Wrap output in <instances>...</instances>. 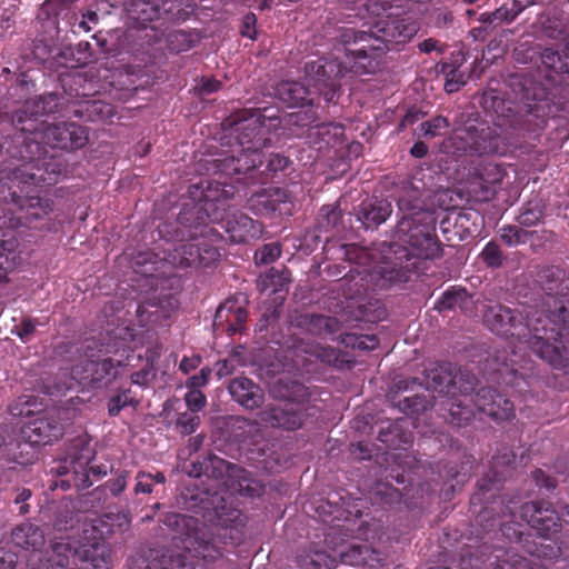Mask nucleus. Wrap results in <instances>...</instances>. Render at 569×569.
<instances>
[{
	"label": "nucleus",
	"mask_w": 569,
	"mask_h": 569,
	"mask_svg": "<svg viewBox=\"0 0 569 569\" xmlns=\"http://www.w3.org/2000/svg\"><path fill=\"white\" fill-rule=\"evenodd\" d=\"M500 237L508 246H516L526 242L528 232L516 226H505L500 229Z\"/></svg>",
	"instance_id": "nucleus-39"
},
{
	"label": "nucleus",
	"mask_w": 569,
	"mask_h": 569,
	"mask_svg": "<svg viewBox=\"0 0 569 569\" xmlns=\"http://www.w3.org/2000/svg\"><path fill=\"white\" fill-rule=\"evenodd\" d=\"M410 153L416 158H423L428 153V147L426 143L418 141L412 146Z\"/></svg>",
	"instance_id": "nucleus-61"
},
{
	"label": "nucleus",
	"mask_w": 569,
	"mask_h": 569,
	"mask_svg": "<svg viewBox=\"0 0 569 569\" xmlns=\"http://www.w3.org/2000/svg\"><path fill=\"white\" fill-rule=\"evenodd\" d=\"M473 405L496 420H508L513 416V405L491 388H481L475 396Z\"/></svg>",
	"instance_id": "nucleus-15"
},
{
	"label": "nucleus",
	"mask_w": 569,
	"mask_h": 569,
	"mask_svg": "<svg viewBox=\"0 0 569 569\" xmlns=\"http://www.w3.org/2000/svg\"><path fill=\"white\" fill-rule=\"evenodd\" d=\"M190 194L194 200L204 202V210L212 216V220H223L224 217L216 212V203H222L234 196V188L227 183L217 181L200 182L193 184Z\"/></svg>",
	"instance_id": "nucleus-14"
},
{
	"label": "nucleus",
	"mask_w": 569,
	"mask_h": 569,
	"mask_svg": "<svg viewBox=\"0 0 569 569\" xmlns=\"http://www.w3.org/2000/svg\"><path fill=\"white\" fill-rule=\"evenodd\" d=\"M457 382V377H452V375L442 367L429 370L426 376L427 389L440 395L453 393Z\"/></svg>",
	"instance_id": "nucleus-24"
},
{
	"label": "nucleus",
	"mask_w": 569,
	"mask_h": 569,
	"mask_svg": "<svg viewBox=\"0 0 569 569\" xmlns=\"http://www.w3.org/2000/svg\"><path fill=\"white\" fill-rule=\"evenodd\" d=\"M36 330V322L31 319L24 320L21 327L18 329V336L23 340L28 341V338Z\"/></svg>",
	"instance_id": "nucleus-56"
},
{
	"label": "nucleus",
	"mask_w": 569,
	"mask_h": 569,
	"mask_svg": "<svg viewBox=\"0 0 569 569\" xmlns=\"http://www.w3.org/2000/svg\"><path fill=\"white\" fill-rule=\"evenodd\" d=\"M153 377V366L148 362L141 370L131 375V380L136 385L146 386Z\"/></svg>",
	"instance_id": "nucleus-44"
},
{
	"label": "nucleus",
	"mask_w": 569,
	"mask_h": 569,
	"mask_svg": "<svg viewBox=\"0 0 569 569\" xmlns=\"http://www.w3.org/2000/svg\"><path fill=\"white\" fill-rule=\"evenodd\" d=\"M61 4L54 0L44 1L38 12V19L46 23V28L57 30L58 29V20L57 16L59 13Z\"/></svg>",
	"instance_id": "nucleus-32"
},
{
	"label": "nucleus",
	"mask_w": 569,
	"mask_h": 569,
	"mask_svg": "<svg viewBox=\"0 0 569 569\" xmlns=\"http://www.w3.org/2000/svg\"><path fill=\"white\" fill-rule=\"evenodd\" d=\"M32 169L30 164H23L13 171V178L22 183H39L42 181V178L37 172H33Z\"/></svg>",
	"instance_id": "nucleus-42"
},
{
	"label": "nucleus",
	"mask_w": 569,
	"mask_h": 569,
	"mask_svg": "<svg viewBox=\"0 0 569 569\" xmlns=\"http://www.w3.org/2000/svg\"><path fill=\"white\" fill-rule=\"evenodd\" d=\"M356 345L360 349H375L378 340L375 336H360L357 338Z\"/></svg>",
	"instance_id": "nucleus-58"
},
{
	"label": "nucleus",
	"mask_w": 569,
	"mask_h": 569,
	"mask_svg": "<svg viewBox=\"0 0 569 569\" xmlns=\"http://www.w3.org/2000/svg\"><path fill=\"white\" fill-rule=\"evenodd\" d=\"M296 352L307 353L309 356L316 357L322 362L330 363L336 360V355L333 349L322 347L319 343H312L309 341L301 340L295 346Z\"/></svg>",
	"instance_id": "nucleus-31"
},
{
	"label": "nucleus",
	"mask_w": 569,
	"mask_h": 569,
	"mask_svg": "<svg viewBox=\"0 0 569 569\" xmlns=\"http://www.w3.org/2000/svg\"><path fill=\"white\" fill-rule=\"evenodd\" d=\"M201 363V358L200 356H193L191 358H187L184 357L180 365H179V368L181 371H183L184 373H188L189 371L196 369L199 365Z\"/></svg>",
	"instance_id": "nucleus-55"
},
{
	"label": "nucleus",
	"mask_w": 569,
	"mask_h": 569,
	"mask_svg": "<svg viewBox=\"0 0 569 569\" xmlns=\"http://www.w3.org/2000/svg\"><path fill=\"white\" fill-rule=\"evenodd\" d=\"M31 497V491L29 489H22L18 496L16 497V503H24Z\"/></svg>",
	"instance_id": "nucleus-64"
},
{
	"label": "nucleus",
	"mask_w": 569,
	"mask_h": 569,
	"mask_svg": "<svg viewBox=\"0 0 569 569\" xmlns=\"http://www.w3.org/2000/svg\"><path fill=\"white\" fill-rule=\"evenodd\" d=\"M41 139L52 148L59 149H79L87 141L86 129L76 123H53L39 128Z\"/></svg>",
	"instance_id": "nucleus-9"
},
{
	"label": "nucleus",
	"mask_w": 569,
	"mask_h": 569,
	"mask_svg": "<svg viewBox=\"0 0 569 569\" xmlns=\"http://www.w3.org/2000/svg\"><path fill=\"white\" fill-rule=\"evenodd\" d=\"M99 355L94 357L93 373L91 381L93 385H108L118 376V368L130 366L134 356L131 351L123 349L111 351L108 348L99 349Z\"/></svg>",
	"instance_id": "nucleus-10"
},
{
	"label": "nucleus",
	"mask_w": 569,
	"mask_h": 569,
	"mask_svg": "<svg viewBox=\"0 0 569 569\" xmlns=\"http://www.w3.org/2000/svg\"><path fill=\"white\" fill-rule=\"evenodd\" d=\"M468 388L463 389V399L458 402H451L449 405V412L451 417V422L457 426H462L469 423L473 418V410L468 407L467 402L469 401V396L467 395ZM473 398H470V401L473 402Z\"/></svg>",
	"instance_id": "nucleus-30"
},
{
	"label": "nucleus",
	"mask_w": 569,
	"mask_h": 569,
	"mask_svg": "<svg viewBox=\"0 0 569 569\" xmlns=\"http://www.w3.org/2000/svg\"><path fill=\"white\" fill-rule=\"evenodd\" d=\"M233 132L237 133V141L240 147V154L230 159L237 162L233 172L240 173L262 163L260 150L267 146L266 130L262 126L261 113H250L234 122Z\"/></svg>",
	"instance_id": "nucleus-6"
},
{
	"label": "nucleus",
	"mask_w": 569,
	"mask_h": 569,
	"mask_svg": "<svg viewBox=\"0 0 569 569\" xmlns=\"http://www.w3.org/2000/svg\"><path fill=\"white\" fill-rule=\"evenodd\" d=\"M187 407L190 411H199L206 406L207 399L199 389H190L184 397Z\"/></svg>",
	"instance_id": "nucleus-41"
},
{
	"label": "nucleus",
	"mask_w": 569,
	"mask_h": 569,
	"mask_svg": "<svg viewBox=\"0 0 569 569\" xmlns=\"http://www.w3.org/2000/svg\"><path fill=\"white\" fill-rule=\"evenodd\" d=\"M218 256L216 249H206L204 254H202L198 244L183 243L173 250L170 254V261L179 267L207 266L209 261L216 260Z\"/></svg>",
	"instance_id": "nucleus-18"
},
{
	"label": "nucleus",
	"mask_w": 569,
	"mask_h": 569,
	"mask_svg": "<svg viewBox=\"0 0 569 569\" xmlns=\"http://www.w3.org/2000/svg\"><path fill=\"white\" fill-rule=\"evenodd\" d=\"M462 77H457V72L455 70L450 71L447 74V81L445 83V89L447 92H453L457 91L461 84H463Z\"/></svg>",
	"instance_id": "nucleus-53"
},
{
	"label": "nucleus",
	"mask_w": 569,
	"mask_h": 569,
	"mask_svg": "<svg viewBox=\"0 0 569 569\" xmlns=\"http://www.w3.org/2000/svg\"><path fill=\"white\" fill-rule=\"evenodd\" d=\"M91 457L90 455L82 456L81 458L72 461V472L74 473V485L79 488H88L91 482L89 481L88 465Z\"/></svg>",
	"instance_id": "nucleus-35"
},
{
	"label": "nucleus",
	"mask_w": 569,
	"mask_h": 569,
	"mask_svg": "<svg viewBox=\"0 0 569 569\" xmlns=\"http://www.w3.org/2000/svg\"><path fill=\"white\" fill-rule=\"evenodd\" d=\"M546 299L548 310L546 312L542 325L547 327V331L541 332L543 338L540 340L539 347L546 349V345H551L558 349L569 352V279L559 284L556 293L549 287ZM562 358V355H560ZM563 360L556 367H560Z\"/></svg>",
	"instance_id": "nucleus-5"
},
{
	"label": "nucleus",
	"mask_w": 569,
	"mask_h": 569,
	"mask_svg": "<svg viewBox=\"0 0 569 569\" xmlns=\"http://www.w3.org/2000/svg\"><path fill=\"white\" fill-rule=\"evenodd\" d=\"M248 317L246 309L236 307V303L231 300L226 301L217 311L216 318L220 321L226 319L230 321L228 331L230 333L238 332Z\"/></svg>",
	"instance_id": "nucleus-26"
},
{
	"label": "nucleus",
	"mask_w": 569,
	"mask_h": 569,
	"mask_svg": "<svg viewBox=\"0 0 569 569\" xmlns=\"http://www.w3.org/2000/svg\"><path fill=\"white\" fill-rule=\"evenodd\" d=\"M289 282V276L286 270L271 268L264 274L260 276L257 286L261 292L270 291L272 293L282 290Z\"/></svg>",
	"instance_id": "nucleus-28"
},
{
	"label": "nucleus",
	"mask_w": 569,
	"mask_h": 569,
	"mask_svg": "<svg viewBox=\"0 0 569 569\" xmlns=\"http://www.w3.org/2000/svg\"><path fill=\"white\" fill-rule=\"evenodd\" d=\"M16 563L17 556L4 548H0V569H13Z\"/></svg>",
	"instance_id": "nucleus-51"
},
{
	"label": "nucleus",
	"mask_w": 569,
	"mask_h": 569,
	"mask_svg": "<svg viewBox=\"0 0 569 569\" xmlns=\"http://www.w3.org/2000/svg\"><path fill=\"white\" fill-rule=\"evenodd\" d=\"M257 18L253 13H248L243 17L241 34L250 39L256 37Z\"/></svg>",
	"instance_id": "nucleus-50"
},
{
	"label": "nucleus",
	"mask_w": 569,
	"mask_h": 569,
	"mask_svg": "<svg viewBox=\"0 0 569 569\" xmlns=\"http://www.w3.org/2000/svg\"><path fill=\"white\" fill-rule=\"evenodd\" d=\"M11 540L14 546L33 552L39 551L46 543L43 531L31 523L16 527L11 532Z\"/></svg>",
	"instance_id": "nucleus-21"
},
{
	"label": "nucleus",
	"mask_w": 569,
	"mask_h": 569,
	"mask_svg": "<svg viewBox=\"0 0 569 569\" xmlns=\"http://www.w3.org/2000/svg\"><path fill=\"white\" fill-rule=\"evenodd\" d=\"M127 486L124 476H119L109 483V489L113 496L120 495Z\"/></svg>",
	"instance_id": "nucleus-57"
},
{
	"label": "nucleus",
	"mask_w": 569,
	"mask_h": 569,
	"mask_svg": "<svg viewBox=\"0 0 569 569\" xmlns=\"http://www.w3.org/2000/svg\"><path fill=\"white\" fill-rule=\"evenodd\" d=\"M525 512L529 516L528 522L543 536L557 532L561 518L569 522V506L563 507L560 516L549 502H531L525 506Z\"/></svg>",
	"instance_id": "nucleus-13"
},
{
	"label": "nucleus",
	"mask_w": 569,
	"mask_h": 569,
	"mask_svg": "<svg viewBox=\"0 0 569 569\" xmlns=\"http://www.w3.org/2000/svg\"><path fill=\"white\" fill-rule=\"evenodd\" d=\"M59 426L48 417H38L22 428L23 438L31 445H47L60 437Z\"/></svg>",
	"instance_id": "nucleus-17"
},
{
	"label": "nucleus",
	"mask_w": 569,
	"mask_h": 569,
	"mask_svg": "<svg viewBox=\"0 0 569 569\" xmlns=\"http://www.w3.org/2000/svg\"><path fill=\"white\" fill-rule=\"evenodd\" d=\"M502 176H503V172H502V169L500 168V166L498 164H493V163H489L486 168H485V172L482 173V180L486 182V183H497L499 181L502 180Z\"/></svg>",
	"instance_id": "nucleus-46"
},
{
	"label": "nucleus",
	"mask_w": 569,
	"mask_h": 569,
	"mask_svg": "<svg viewBox=\"0 0 569 569\" xmlns=\"http://www.w3.org/2000/svg\"><path fill=\"white\" fill-rule=\"evenodd\" d=\"M58 108L56 94L34 97L24 102L13 116V122L21 126V131L37 133L39 131L38 117L52 113Z\"/></svg>",
	"instance_id": "nucleus-11"
},
{
	"label": "nucleus",
	"mask_w": 569,
	"mask_h": 569,
	"mask_svg": "<svg viewBox=\"0 0 569 569\" xmlns=\"http://www.w3.org/2000/svg\"><path fill=\"white\" fill-rule=\"evenodd\" d=\"M391 212L392 207L388 200L370 199L361 203L357 217L366 228H376L383 223Z\"/></svg>",
	"instance_id": "nucleus-20"
},
{
	"label": "nucleus",
	"mask_w": 569,
	"mask_h": 569,
	"mask_svg": "<svg viewBox=\"0 0 569 569\" xmlns=\"http://www.w3.org/2000/svg\"><path fill=\"white\" fill-rule=\"evenodd\" d=\"M472 297L468 295L466 289L458 288L449 290L442 295L437 302L436 309L440 312L446 310L460 309L463 312H472Z\"/></svg>",
	"instance_id": "nucleus-23"
},
{
	"label": "nucleus",
	"mask_w": 569,
	"mask_h": 569,
	"mask_svg": "<svg viewBox=\"0 0 569 569\" xmlns=\"http://www.w3.org/2000/svg\"><path fill=\"white\" fill-rule=\"evenodd\" d=\"M398 206L406 212L398 226L399 239L406 246L395 250L393 261H385L369 273L370 281L378 289H387L392 284L408 281L417 267L416 259H432L440 251L430 226L425 222L429 216L420 214V204H410L402 198Z\"/></svg>",
	"instance_id": "nucleus-1"
},
{
	"label": "nucleus",
	"mask_w": 569,
	"mask_h": 569,
	"mask_svg": "<svg viewBox=\"0 0 569 569\" xmlns=\"http://www.w3.org/2000/svg\"><path fill=\"white\" fill-rule=\"evenodd\" d=\"M473 142L471 144V149H473L478 153H491L498 151V139L496 137H490V132H485L481 130V133L473 138Z\"/></svg>",
	"instance_id": "nucleus-36"
},
{
	"label": "nucleus",
	"mask_w": 569,
	"mask_h": 569,
	"mask_svg": "<svg viewBox=\"0 0 569 569\" xmlns=\"http://www.w3.org/2000/svg\"><path fill=\"white\" fill-rule=\"evenodd\" d=\"M4 241L0 242V282L6 280L8 270L11 266L8 257L2 252V250H7L4 248Z\"/></svg>",
	"instance_id": "nucleus-54"
},
{
	"label": "nucleus",
	"mask_w": 569,
	"mask_h": 569,
	"mask_svg": "<svg viewBox=\"0 0 569 569\" xmlns=\"http://www.w3.org/2000/svg\"><path fill=\"white\" fill-rule=\"evenodd\" d=\"M270 164L273 169H284L288 164V159L279 154L273 156L270 160Z\"/></svg>",
	"instance_id": "nucleus-63"
},
{
	"label": "nucleus",
	"mask_w": 569,
	"mask_h": 569,
	"mask_svg": "<svg viewBox=\"0 0 569 569\" xmlns=\"http://www.w3.org/2000/svg\"><path fill=\"white\" fill-rule=\"evenodd\" d=\"M280 254L281 248L278 243H268L254 253V260L259 264H268L276 261Z\"/></svg>",
	"instance_id": "nucleus-38"
},
{
	"label": "nucleus",
	"mask_w": 569,
	"mask_h": 569,
	"mask_svg": "<svg viewBox=\"0 0 569 569\" xmlns=\"http://www.w3.org/2000/svg\"><path fill=\"white\" fill-rule=\"evenodd\" d=\"M302 411L301 403L282 399L268 405L261 412V420L271 427L295 430L302 425Z\"/></svg>",
	"instance_id": "nucleus-12"
},
{
	"label": "nucleus",
	"mask_w": 569,
	"mask_h": 569,
	"mask_svg": "<svg viewBox=\"0 0 569 569\" xmlns=\"http://www.w3.org/2000/svg\"><path fill=\"white\" fill-rule=\"evenodd\" d=\"M89 351H92V348L90 345H87L84 355L81 356L78 362L70 369V380L68 382H63V385H56L52 389H49L48 392L50 395H61L66 390L71 389L74 382L83 383L86 386L92 385L91 373H93L96 355L93 352L89 353Z\"/></svg>",
	"instance_id": "nucleus-16"
},
{
	"label": "nucleus",
	"mask_w": 569,
	"mask_h": 569,
	"mask_svg": "<svg viewBox=\"0 0 569 569\" xmlns=\"http://www.w3.org/2000/svg\"><path fill=\"white\" fill-rule=\"evenodd\" d=\"M232 367L230 366L228 360H220L216 363V373L219 378L230 375Z\"/></svg>",
	"instance_id": "nucleus-60"
},
{
	"label": "nucleus",
	"mask_w": 569,
	"mask_h": 569,
	"mask_svg": "<svg viewBox=\"0 0 569 569\" xmlns=\"http://www.w3.org/2000/svg\"><path fill=\"white\" fill-rule=\"evenodd\" d=\"M449 127V121L442 116H437L419 126L418 137L435 138Z\"/></svg>",
	"instance_id": "nucleus-34"
},
{
	"label": "nucleus",
	"mask_w": 569,
	"mask_h": 569,
	"mask_svg": "<svg viewBox=\"0 0 569 569\" xmlns=\"http://www.w3.org/2000/svg\"><path fill=\"white\" fill-rule=\"evenodd\" d=\"M229 392L237 402L247 409L259 407L263 400L260 387L244 377L233 379L229 385Z\"/></svg>",
	"instance_id": "nucleus-19"
},
{
	"label": "nucleus",
	"mask_w": 569,
	"mask_h": 569,
	"mask_svg": "<svg viewBox=\"0 0 569 569\" xmlns=\"http://www.w3.org/2000/svg\"><path fill=\"white\" fill-rule=\"evenodd\" d=\"M309 322L311 326L309 330L320 333L322 329L331 330L332 319L325 316H311Z\"/></svg>",
	"instance_id": "nucleus-49"
},
{
	"label": "nucleus",
	"mask_w": 569,
	"mask_h": 569,
	"mask_svg": "<svg viewBox=\"0 0 569 569\" xmlns=\"http://www.w3.org/2000/svg\"><path fill=\"white\" fill-rule=\"evenodd\" d=\"M99 21V17L94 11H88L82 16V20L78 23V28L83 30L84 32H89L91 30V24H97Z\"/></svg>",
	"instance_id": "nucleus-52"
},
{
	"label": "nucleus",
	"mask_w": 569,
	"mask_h": 569,
	"mask_svg": "<svg viewBox=\"0 0 569 569\" xmlns=\"http://www.w3.org/2000/svg\"><path fill=\"white\" fill-rule=\"evenodd\" d=\"M546 312L539 310L530 312L526 317V322L522 323L517 321V317L511 309L503 306H492L486 310L483 320L496 335L516 337L527 343L539 358L551 366H557L561 362L558 349L548 343L545 350L539 347L540 340L543 338L541 332L546 333L547 331V327L542 325Z\"/></svg>",
	"instance_id": "nucleus-4"
},
{
	"label": "nucleus",
	"mask_w": 569,
	"mask_h": 569,
	"mask_svg": "<svg viewBox=\"0 0 569 569\" xmlns=\"http://www.w3.org/2000/svg\"><path fill=\"white\" fill-rule=\"evenodd\" d=\"M47 405L42 398L33 395H23L11 407V413L18 417H32L44 411Z\"/></svg>",
	"instance_id": "nucleus-27"
},
{
	"label": "nucleus",
	"mask_w": 569,
	"mask_h": 569,
	"mask_svg": "<svg viewBox=\"0 0 569 569\" xmlns=\"http://www.w3.org/2000/svg\"><path fill=\"white\" fill-rule=\"evenodd\" d=\"M211 369L206 367L202 368L199 375H194L187 381V387L190 389H199L208 383Z\"/></svg>",
	"instance_id": "nucleus-48"
},
{
	"label": "nucleus",
	"mask_w": 569,
	"mask_h": 569,
	"mask_svg": "<svg viewBox=\"0 0 569 569\" xmlns=\"http://www.w3.org/2000/svg\"><path fill=\"white\" fill-rule=\"evenodd\" d=\"M363 6L370 16L380 17L390 8V2L389 0H368Z\"/></svg>",
	"instance_id": "nucleus-45"
},
{
	"label": "nucleus",
	"mask_w": 569,
	"mask_h": 569,
	"mask_svg": "<svg viewBox=\"0 0 569 569\" xmlns=\"http://www.w3.org/2000/svg\"><path fill=\"white\" fill-rule=\"evenodd\" d=\"M276 96L288 107H300L311 103V91L297 81H282L276 88Z\"/></svg>",
	"instance_id": "nucleus-22"
},
{
	"label": "nucleus",
	"mask_w": 569,
	"mask_h": 569,
	"mask_svg": "<svg viewBox=\"0 0 569 569\" xmlns=\"http://www.w3.org/2000/svg\"><path fill=\"white\" fill-rule=\"evenodd\" d=\"M132 399L128 391H122L113 396L108 402V412L110 416H117L124 407L130 405Z\"/></svg>",
	"instance_id": "nucleus-40"
},
{
	"label": "nucleus",
	"mask_w": 569,
	"mask_h": 569,
	"mask_svg": "<svg viewBox=\"0 0 569 569\" xmlns=\"http://www.w3.org/2000/svg\"><path fill=\"white\" fill-rule=\"evenodd\" d=\"M437 48H438V41L432 38H429V39L422 41L421 43H419V49L426 53H429V52L436 50Z\"/></svg>",
	"instance_id": "nucleus-62"
},
{
	"label": "nucleus",
	"mask_w": 569,
	"mask_h": 569,
	"mask_svg": "<svg viewBox=\"0 0 569 569\" xmlns=\"http://www.w3.org/2000/svg\"><path fill=\"white\" fill-rule=\"evenodd\" d=\"M219 462L224 465L222 460H220ZM226 467L228 476L231 479L236 480L238 486L237 490L240 493L253 497L259 496L262 492V486L256 480H253L248 471L230 463H226Z\"/></svg>",
	"instance_id": "nucleus-25"
},
{
	"label": "nucleus",
	"mask_w": 569,
	"mask_h": 569,
	"mask_svg": "<svg viewBox=\"0 0 569 569\" xmlns=\"http://www.w3.org/2000/svg\"><path fill=\"white\" fill-rule=\"evenodd\" d=\"M375 27L381 34L355 29H346L342 32V39L349 52L366 60L352 66L357 72H373L379 67L381 57L387 52L389 42H406L418 32L417 22L409 18H389L386 21H379Z\"/></svg>",
	"instance_id": "nucleus-3"
},
{
	"label": "nucleus",
	"mask_w": 569,
	"mask_h": 569,
	"mask_svg": "<svg viewBox=\"0 0 569 569\" xmlns=\"http://www.w3.org/2000/svg\"><path fill=\"white\" fill-rule=\"evenodd\" d=\"M153 477L151 473L139 472L137 475V483L134 487L136 492L150 493L152 492Z\"/></svg>",
	"instance_id": "nucleus-47"
},
{
	"label": "nucleus",
	"mask_w": 569,
	"mask_h": 569,
	"mask_svg": "<svg viewBox=\"0 0 569 569\" xmlns=\"http://www.w3.org/2000/svg\"><path fill=\"white\" fill-rule=\"evenodd\" d=\"M220 86V81L206 78L201 80L200 91L202 93H212L219 90Z\"/></svg>",
	"instance_id": "nucleus-59"
},
{
	"label": "nucleus",
	"mask_w": 569,
	"mask_h": 569,
	"mask_svg": "<svg viewBox=\"0 0 569 569\" xmlns=\"http://www.w3.org/2000/svg\"><path fill=\"white\" fill-rule=\"evenodd\" d=\"M483 261L489 267H498L501 263V253L498 246L488 243L481 252Z\"/></svg>",
	"instance_id": "nucleus-43"
},
{
	"label": "nucleus",
	"mask_w": 569,
	"mask_h": 569,
	"mask_svg": "<svg viewBox=\"0 0 569 569\" xmlns=\"http://www.w3.org/2000/svg\"><path fill=\"white\" fill-rule=\"evenodd\" d=\"M340 39L345 47L346 60L343 62H339L336 59L320 58L306 64L309 86H312L319 92H321L322 89H329V92L326 93L327 96L330 94V97H327L328 100L332 99L339 79L348 71L357 73L352 68L356 62H366V60L349 52L348 46L342 39V34ZM363 73L365 72H358V74Z\"/></svg>",
	"instance_id": "nucleus-7"
},
{
	"label": "nucleus",
	"mask_w": 569,
	"mask_h": 569,
	"mask_svg": "<svg viewBox=\"0 0 569 569\" xmlns=\"http://www.w3.org/2000/svg\"><path fill=\"white\" fill-rule=\"evenodd\" d=\"M339 561L350 566H376L380 563V558L377 557L375 550L367 546H360L350 543L346 547H341L338 550H333V553L328 555L325 551H313L307 555L300 556L299 566L302 569H333L337 567Z\"/></svg>",
	"instance_id": "nucleus-8"
},
{
	"label": "nucleus",
	"mask_w": 569,
	"mask_h": 569,
	"mask_svg": "<svg viewBox=\"0 0 569 569\" xmlns=\"http://www.w3.org/2000/svg\"><path fill=\"white\" fill-rule=\"evenodd\" d=\"M22 209L27 210L30 218L40 219L52 210V201L39 197H30Z\"/></svg>",
	"instance_id": "nucleus-33"
},
{
	"label": "nucleus",
	"mask_w": 569,
	"mask_h": 569,
	"mask_svg": "<svg viewBox=\"0 0 569 569\" xmlns=\"http://www.w3.org/2000/svg\"><path fill=\"white\" fill-rule=\"evenodd\" d=\"M227 231L232 233V238L237 241H243L247 237H253V220L246 214H234L232 219L227 220Z\"/></svg>",
	"instance_id": "nucleus-29"
},
{
	"label": "nucleus",
	"mask_w": 569,
	"mask_h": 569,
	"mask_svg": "<svg viewBox=\"0 0 569 569\" xmlns=\"http://www.w3.org/2000/svg\"><path fill=\"white\" fill-rule=\"evenodd\" d=\"M200 425V417L194 411L182 412L178 416L177 428L183 435L193 433Z\"/></svg>",
	"instance_id": "nucleus-37"
},
{
	"label": "nucleus",
	"mask_w": 569,
	"mask_h": 569,
	"mask_svg": "<svg viewBox=\"0 0 569 569\" xmlns=\"http://www.w3.org/2000/svg\"><path fill=\"white\" fill-rule=\"evenodd\" d=\"M110 549L92 526L81 535L61 537L42 555L33 553L29 569H110Z\"/></svg>",
	"instance_id": "nucleus-2"
}]
</instances>
